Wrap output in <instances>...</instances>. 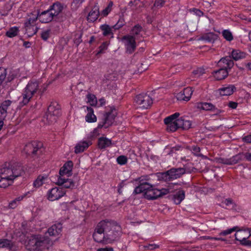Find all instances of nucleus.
Listing matches in <instances>:
<instances>
[{
    "label": "nucleus",
    "instance_id": "f257e3e1",
    "mask_svg": "<svg viewBox=\"0 0 251 251\" xmlns=\"http://www.w3.org/2000/svg\"><path fill=\"white\" fill-rule=\"evenodd\" d=\"M101 221L103 225L107 244L117 241L119 238L122 231L120 225L116 222L112 220H103Z\"/></svg>",
    "mask_w": 251,
    "mask_h": 251
},
{
    "label": "nucleus",
    "instance_id": "f03ea898",
    "mask_svg": "<svg viewBox=\"0 0 251 251\" xmlns=\"http://www.w3.org/2000/svg\"><path fill=\"white\" fill-rule=\"evenodd\" d=\"M49 243V239L39 235L31 236L26 245V248L29 251H41Z\"/></svg>",
    "mask_w": 251,
    "mask_h": 251
},
{
    "label": "nucleus",
    "instance_id": "7ed1b4c3",
    "mask_svg": "<svg viewBox=\"0 0 251 251\" xmlns=\"http://www.w3.org/2000/svg\"><path fill=\"white\" fill-rule=\"evenodd\" d=\"M39 90V83L37 81H29L22 93V100L20 102L23 106L28 103L33 96Z\"/></svg>",
    "mask_w": 251,
    "mask_h": 251
},
{
    "label": "nucleus",
    "instance_id": "20e7f679",
    "mask_svg": "<svg viewBox=\"0 0 251 251\" xmlns=\"http://www.w3.org/2000/svg\"><path fill=\"white\" fill-rule=\"evenodd\" d=\"M24 151L26 154L31 156L32 157H38L42 154L44 151L43 144L40 141H32L25 145Z\"/></svg>",
    "mask_w": 251,
    "mask_h": 251
},
{
    "label": "nucleus",
    "instance_id": "39448f33",
    "mask_svg": "<svg viewBox=\"0 0 251 251\" xmlns=\"http://www.w3.org/2000/svg\"><path fill=\"white\" fill-rule=\"evenodd\" d=\"M186 168H172L165 172L160 173V177L165 181H170L180 178L186 173Z\"/></svg>",
    "mask_w": 251,
    "mask_h": 251
},
{
    "label": "nucleus",
    "instance_id": "423d86ee",
    "mask_svg": "<svg viewBox=\"0 0 251 251\" xmlns=\"http://www.w3.org/2000/svg\"><path fill=\"white\" fill-rule=\"evenodd\" d=\"M61 115V107L56 101H52L48 108L46 114V119L51 124L56 121L57 118Z\"/></svg>",
    "mask_w": 251,
    "mask_h": 251
},
{
    "label": "nucleus",
    "instance_id": "0eeeda50",
    "mask_svg": "<svg viewBox=\"0 0 251 251\" xmlns=\"http://www.w3.org/2000/svg\"><path fill=\"white\" fill-rule=\"evenodd\" d=\"M38 15L37 12L30 13L29 14H28V18H27L25 22V28L29 36L36 34L39 29L38 27L35 26L34 25L36 21L38 19Z\"/></svg>",
    "mask_w": 251,
    "mask_h": 251
},
{
    "label": "nucleus",
    "instance_id": "6e6552de",
    "mask_svg": "<svg viewBox=\"0 0 251 251\" xmlns=\"http://www.w3.org/2000/svg\"><path fill=\"white\" fill-rule=\"evenodd\" d=\"M116 116L117 112L115 107H111L110 111L106 112L103 115V118L102 121L99 123L98 128H101L104 127L105 128H107L111 126L114 122Z\"/></svg>",
    "mask_w": 251,
    "mask_h": 251
},
{
    "label": "nucleus",
    "instance_id": "1a4fd4ad",
    "mask_svg": "<svg viewBox=\"0 0 251 251\" xmlns=\"http://www.w3.org/2000/svg\"><path fill=\"white\" fill-rule=\"evenodd\" d=\"M64 9V4L59 1H56L51 5L49 9L52 12V15L55 18V21L62 22L64 20V17L60 15Z\"/></svg>",
    "mask_w": 251,
    "mask_h": 251
},
{
    "label": "nucleus",
    "instance_id": "9d476101",
    "mask_svg": "<svg viewBox=\"0 0 251 251\" xmlns=\"http://www.w3.org/2000/svg\"><path fill=\"white\" fill-rule=\"evenodd\" d=\"M93 238L94 241L97 243L107 244L101 221L97 224L93 234Z\"/></svg>",
    "mask_w": 251,
    "mask_h": 251
},
{
    "label": "nucleus",
    "instance_id": "9b49d317",
    "mask_svg": "<svg viewBox=\"0 0 251 251\" xmlns=\"http://www.w3.org/2000/svg\"><path fill=\"white\" fill-rule=\"evenodd\" d=\"M170 190L169 189H158L152 187L150 190L145 192V198L149 200H156L168 194Z\"/></svg>",
    "mask_w": 251,
    "mask_h": 251
},
{
    "label": "nucleus",
    "instance_id": "f8f14e48",
    "mask_svg": "<svg viewBox=\"0 0 251 251\" xmlns=\"http://www.w3.org/2000/svg\"><path fill=\"white\" fill-rule=\"evenodd\" d=\"M135 102L140 107L143 109H148L152 104L151 98L146 94H140L137 95L135 98Z\"/></svg>",
    "mask_w": 251,
    "mask_h": 251
},
{
    "label": "nucleus",
    "instance_id": "ddd939ff",
    "mask_svg": "<svg viewBox=\"0 0 251 251\" xmlns=\"http://www.w3.org/2000/svg\"><path fill=\"white\" fill-rule=\"evenodd\" d=\"M122 40L125 41L126 52L131 54L136 49V43L135 38L132 35H125L122 37Z\"/></svg>",
    "mask_w": 251,
    "mask_h": 251
},
{
    "label": "nucleus",
    "instance_id": "4468645a",
    "mask_svg": "<svg viewBox=\"0 0 251 251\" xmlns=\"http://www.w3.org/2000/svg\"><path fill=\"white\" fill-rule=\"evenodd\" d=\"M38 15V20L42 23H49L52 21H55V18L52 15V12L48 9L47 10L40 12L39 10L37 11Z\"/></svg>",
    "mask_w": 251,
    "mask_h": 251
},
{
    "label": "nucleus",
    "instance_id": "2eb2a0df",
    "mask_svg": "<svg viewBox=\"0 0 251 251\" xmlns=\"http://www.w3.org/2000/svg\"><path fill=\"white\" fill-rule=\"evenodd\" d=\"M65 193V191L62 188L54 187L49 191L48 199L51 201L57 200L62 197Z\"/></svg>",
    "mask_w": 251,
    "mask_h": 251
},
{
    "label": "nucleus",
    "instance_id": "dca6fc26",
    "mask_svg": "<svg viewBox=\"0 0 251 251\" xmlns=\"http://www.w3.org/2000/svg\"><path fill=\"white\" fill-rule=\"evenodd\" d=\"M217 66L218 68L230 71L234 66V62L230 56H226L220 59Z\"/></svg>",
    "mask_w": 251,
    "mask_h": 251
},
{
    "label": "nucleus",
    "instance_id": "f3484780",
    "mask_svg": "<svg viewBox=\"0 0 251 251\" xmlns=\"http://www.w3.org/2000/svg\"><path fill=\"white\" fill-rule=\"evenodd\" d=\"M193 87H188L176 94V99L179 100L188 101L193 93Z\"/></svg>",
    "mask_w": 251,
    "mask_h": 251
},
{
    "label": "nucleus",
    "instance_id": "a211bd4d",
    "mask_svg": "<svg viewBox=\"0 0 251 251\" xmlns=\"http://www.w3.org/2000/svg\"><path fill=\"white\" fill-rule=\"evenodd\" d=\"M229 72V71L219 68L218 70L214 71L212 74L216 80H221L227 77Z\"/></svg>",
    "mask_w": 251,
    "mask_h": 251
},
{
    "label": "nucleus",
    "instance_id": "6ab92c4d",
    "mask_svg": "<svg viewBox=\"0 0 251 251\" xmlns=\"http://www.w3.org/2000/svg\"><path fill=\"white\" fill-rule=\"evenodd\" d=\"M58 185H62L65 188H73L75 187V183L71 179L65 178L61 176L58 178L56 182Z\"/></svg>",
    "mask_w": 251,
    "mask_h": 251
},
{
    "label": "nucleus",
    "instance_id": "aec40b11",
    "mask_svg": "<svg viewBox=\"0 0 251 251\" xmlns=\"http://www.w3.org/2000/svg\"><path fill=\"white\" fill-rule=\"evenodd\" d=\"M236 90V87L233 85H228L219 88L218 91L221 96H230Z\"/></svg>",
    "mask_w": 251,
    "mask_h": 251
},
{
    "label": "nucleus",
    "instance_id": "412c9836",
    "mask_svg": "<svg viewBox=\"0 0 251 251\" xmlns=\"http://www.w3.org/2000/svg\"><path fill=\"white\" fill-rule=\"evenodd\" d=\"M62 225L60 223L54 224L48 228L47 233L50 236H56L62 231Z\"/></svg>",
    "mask_w": 251,
    "mask_h": 251
},
{
    "label": "nucleus",
    "instance_id": "4be33fe9",
    "mask_svg": "<svg viewBox=\"0 0 251 251\" xmlns=\"http://www.w3.org/2000/svg\"><path fill=\"white\" fill-rule=\"evenodd\" d=\"M73 166V163L72 161H68L66 162L59 170L60 176L62 177L65 174L70 175Z\"/></svg>",
    "mask_w": 251,
    "mask_h": 251
},
{
    "label": "nucleus",
    "instance_id": "5701e85b",
    "mask_svg": "<svg viewBox=\"0 0 251 251\" xmlns=\"http://www.w3.org/2000/svg\"><path fill=\"white\" fill-rule=\"evenodd\" d=\"M198 107L205 111H211L219 113L220 110L215 107V105L209 102H201L198 104Z\"/></svg>",
    "mask_w": 251,
    "mask_h": 251
},
{
    "label": "nucleus",
    "instance_id": "b1692460",
    "mask_svg": "<svg viewBox=\"0 0 251 251\" xmlns=\"http://www.w3.org/2000/svg\"><path fill=\"white\" fill-rule=\"evenodd\" d=\"M100 15L99 8L97 5H95L87 16V21L89 22H94L97 20Z\"/></svg>",
    "mask_w": 251,
    "mask_h": 251
},
{
    "label": "nucleus",
    "instance_id": "393cba45",
    "mask_svg": "<svg viewBox=\"0 0 251 251\" xmlns=\"http://www.w3.org/2000/svg\"><path fill=\"white\" fill-rule=\"evenodd\" d=\"M11 170H12V177L13 180L20 176H21L24 173V169L22 166L20 165L19 163H15L11 167Z\"/></svg>",
    "mask_w": 251,
    "mask_h": 251
},
{
    "label": "nucleus",
    "instance_id": "a878e982",
    "mask_svg": "<svg viewBox=\"0 0 251 251\" xmlns=\"http://www.w3.org/2000/svg\"><path fill=\"white\" fill-rule=\"evenodd\" d=\"M12 101L6 100L3 101L0 105V119L4 118L7 115L8 107L11 104Z\"/></svg>",
    "mask_w": 251,
    "mask_h": 251
},
{
    "label": "nucleus",
    "instance_id": "bb28decb",
    "mask_svg": "<svg viewBox=\"0 0 251 251\" xmlns=\"http://www.w3.org/2000/svg\"><path fill=\"white\" fill-rule=\"evenodd\" d=\"M177 122L179 128H182L184 130H187L189 129L192 125L191 122L186 119L185 117H181L177 119Z\"/></svg>",
    "mask_w": 251,
    "mask_h": 251
},
{
    "label": "nucleus",
    "instance_id": "cd10ccee",
    "mask_svg": "<svg viewBox=\"0 0 251 251\" xmlns=\"http://www.w3.org/2000/svg\"><path fill=\"white\" fill-rule=\"evenodd\" d=\"M184 198L185 192L182 190H179L173 196V200L176 204H180Z\"/></svg>",
    "mask_w": 251,
    "mask_h": 251
},
{
    "label": "nucleus",
    "instance_id": "c85d7f7f",
    "mask_svg": "<svg viewBox=\"0 0 251 251\" xmlns=\"http://www.w3.org/2000/svg\"><path fill=\"white\" fill-rule=\"evenodd\" d=\"M111 140L106 137H100L98 140V146L100 149H104L111 146Z\"/></svg>",
    "mask_w": 251,
    "mask_h": 251
},
{
    "label": "nucleus",
    "instance_id": "c756f323",
    "mask_svg": "<svg viewBox=\"0 0 251 251\" xmlns=\"http://www.w3.org/2000/svg\"><path fill=\"white\" fill-rule=\"evenodd\" d=\"M90 144V142H87L86 141L79 142L75 148V153H79L83 152L88 148Z\"/></svg>",
    "mask_w": 251,
    "mask_h": 251
},
{
    "label": "nucleus",
    "instance_id": "7c9ffc66",
    "mask_svg": "<svg viewBox=\"0 0 251 251\" xmlns=\"http://www.w3.org/2000/svg\"><path fill=\"white\" fill-rule=\"evenodd\" d=\"M87 114L85 116V120L88 123H94L97 121V117L94 114V110L91 107H87Z\"/></svg>",
    "mask_w": 251,
    "mask_h": 251
},
{
    "label": "nucleus",
    "instance_id": "2f4dec72",
    "mask_svg": "<svg viewBox=\"0 0 251 251\" xmlns=\"http://www.w3.org/2000/svg\"><path fill=\"white\" fill-rule=\"evenodd\" d=\"M12 174L13 173L12 170H11V167L9 168L7 167H3L0 169V176L7 177L13 180Z\"/></svg>",
    "mask_w": 251,
    "mask_h": 251
},
{
    "label": "nucleus",
    "instance_id": "473e14b6",
    "mask_svg": "<svg viewBox=\"0 0 251 251\" xmlns=\"http://www.w3.org/2000/svg\"><path fill=\"white\" fill-rule=\"evenodd\" d=\"M100 29L102 31V34L104 36H111V37H113L112 27L109 25L106 24L102 25H100Z\"/></svg>",
    "mask_w": 251,
    "mask_h": 251
},
{
    "label": "nucleus",
    "instance_id": "72a5a7b5",
    "mask_svg": "<svg viewBox=\"0 0 251 251\" xmlns=\"http://www.w3.org/2000/svg\"><path fill=\"white\" fill-rule=\"evenodd\" d=\"M48 178V176L47 175L42 176L39 175L37 177V178L34 180L33 182V186L35 188H39L41 186L43 183L44 181L46 180Z\"/></svg>",
    "mask_w": 251,
    "mask_h": 251
},
{
    "label": "nucleus",
    "instance_id": "f704fd0d",
    "mask_svg": "<svg viewBox=\"0 0 251 251\" xmlns=\"http://www.w3.org/2000/svg\"><path fill=\"white\" fill-rule=\"evenodd\" d=\"M216 34L213 32H209L202 35L201 36V39L202 40H204L208 42H214V41L216 39Z\"/></svg>",
    "mask_w": 251,
    "mask_h": 251
},
{
    "label": "nucleus",
    "instance_id": "c9c22d12",
    "mask_svg": "<svg viewBox=\"0 0 251 251\" xmlns=\"http://www.w3.org/2000/svg\"><path fill=\"white\" fill-rule=\"evenodd\" d=\"M244 153H239L230 158V165L235 164L243 160Z\"/></svg>",
    "mask_w": 251,
    "mask_h": 251
},
{
    "label": "nucleus",
    "instance_id": "e433bc0d",
    "mask_svg": "<svg viewBox=\"0 0 251 251\" xmlns=\"http://www.w3.org/2000/svg\"><path fill=\"white\" fill-rule=\"evenodd\" d=\"M246 53L239 50H233L231 52L232 58L235 60H238L246 57Z\"/></svg>",
    "mask_w": 251,
    "mask_h": 251
},
{
    "label": "nucleus",
    "instance_id": "4c0bfd02",
    "mask_svg": "<svg viewBox=\"0 0 251 251\" xmlns=\"http://www.w3.org/2000/svg\"><path fill=\"white\" fill-rule=\"evenodd\" d=\"M13 247V242L7 239H0V248H6L9 250H12Z\"/></svg>",
    "mask_w": 251,
    "mask_h": 251
},
{
    "label": "nucleus",
    "instance_id": "58836bf2",
    "mask_svg": "<svg viewBox=\"0 0 251 251\" xmlns=\"http://www.w3.org/2000/svg\"><path fill=\"white\" fill-rule=\"evenodd\" d=\"M179 116V113L178 112H176L173 115H171L164 120V122L165 124L167 126L170 124L173 123V122L175 121L176 120H177V118Z\"/></svg>",
    "mask_w": 251,
    "mask_h": 251
},
{
    "label": "nucleus",
    "instance_id": "ea45409f",
    "mask_svg": "<svg viewBox=\"0 0 251 251\" xmlns=\"http://www.w3.org/2000/svg\"><path fill=\"white\" fill-rule=\"evenodd\" d=\"M13 180L7 177L0 176V187L6 188L8 186L11 184Z\"/></svg>",
    "mask_w": 251,
    "mask_h": 251
},
{
    "label": "nucleus",
    "instance_id": "a19ab883",
    "mask_svg": "<svg viewBox=\"0 0 251 251\" xmlns=\"http://www.w3.org/2000/svg\"><path fill=\"white\" fill-rule=\"evenodd\" d=\"M178 128H179V127L177 122V119L176 120V121L173 122V123L169 124L166 127V130L170 132L176 131Z\"/></svg>",
    "mask_w": 251,
    "mask_h": 251
},
{
    "label": "nucleus",
    "instance_id": "79ce46f5",
    "mask_svg": "<svg viewBox=\"0 0 251 251\" xmlns=\"http://www.w3.org/2000/svg\"><path fill=\"white\" fill-rule=\"evenodd\" d=\"M125 24V19L123 15L120 16L116 24L112 26L115 30H117L123 27Z\"/></svg>",
    "mask_w": 251,
    "mask_h": 251
},
{
    "label": "nucleus",
    "instance_id": "37998d69",
    "mask_svg": "<svg viewBox=\"0 0 251 251\" xmlns=\"http://www.w3.org/2000/svg\"><path fill=\"white\" fill-rule=\"evenodd\" d=\"M18 31H19V29H18V27H12V28H10L9 29V30H8L6 32V35L8 37L12 38V37L16 36L17 35Z\"/></svg>",
    "mask_w": 251,
    "mask_h": 251
},
{
    "label": "nucleus",
    "instance_id": "c03bdc74",
    "mask_svg": "<svg viewBox=\"0 0 251 251\" xmlns=\"http://www.w3.org/2000/svg\"><path fill=\"white\" fill-rule=\"evenodd\" d=\"M142 27L139 24L135 25L131 30V33L132 34V36H137L139 35L140 33L142 30Z\"/></svg>",
    "mask_w": 251,
    "mask_h": 251
},
{
    "label": "nucleus",
    "instance_id": "a18cd8bd",
    "mask_svg": "<svg viewBox=\"0 0 251 251\" xmlns=\"http://www.w3.org/2000/svg\"><path fill=\"white\" fill-rule=\"evenodd\" d=\"M88 102L90 103L91 106H96L97 103V98L94 95L88 94L87 95Z\"/></svg>",
    "mask_w": 251,
    "mask_h": 251
},
{
    "label": "nucleus",
    "instance_id": "49530a36",
    "mask_svg": "<svg viewBox=\"0 0 251 251\" xmlns=\"http://www.w3.org/2000/svg\"><path fill=\"white\" fill-rule=\"evenodd\" d=\"M222 35L224 38L228 41H231L233 39L231 32L228 30H224L222 32Z\"/></svg>",
    "mask_w": 251,
    "mask_h": 251
},
{
    "label": "nucleus",
    "instance_id": "de8ad7c7",
    "mask_svg": "<svg viewBox=\"0 0 251 251\" xmlns=\"http://www.w3.org/2000/svg\"><path fill=\"white\" fill-rule=\"evenodd\" d=\"M141 186H142V190L144 193V197H145V192L147 191L150 190L154 186L150 184L148 182H142L140 183Z\"/></svg>",
    "mask_w": 251,
    "mask_h": 251
},
{
    "label": "nucleus",
    "instance_id": "09e8293b",
    "mask_svg": "<svg viewBox=\"0 0 251 251\" xmlns=\"http://www.w3.org/2000/svg\"><path fill=\"white\" fill-rule=\"evenodd\" d=\"M222 203L225 204L226 206L231 205V208L235 209L236 204L231 198H228L222 201Z\"/></svg>",
    "mask_w": 251,
    "mask_h": 251
},
{
    "label": "nucleus",
    "instance_id": "8fccbe9b",
    "mask_svg": "<svg viewBox=\"0 0 251 251\" xmlns=\"http://www.w3.org/2000/svg\"><path fill=\"white\" fill-rule=\"evenodd\" d=\"M117 162L121 165H125L127 162V158L125 155H120L117 158Z\"/></svg>",
    "mask_w": 251,
    "mask_h": 251
},
{
    "label": "nucleus",
    "instance_id": "3c124183",
    "mask_svg": "<svg viewBox=\"0 0 251 251\" xmlns=\"http://www.w3.org/2000/svg\"><path fill=\"white\" fill-rule=\"evenodd\" d=\"M205 73L204 69L203 68H198L193 71V74L196 77H199Z\"/></svg>",
    "mask_w": 251,
    "mask_h": 251
},
{
    "label": "nucleus",
    "instance_id": "603ef678",
    "mask_svg": "<svg viewBox=\"0 0 251 251\" xmlns=\"http://www.w3.org/2000/svg\"><path fill=\"white\" fill-rule=\"evenodd\" d=\"M6 70L4 68L0 67V85L6 78Z\"/></svg>",
    "mask_w": 251,
    "mask_h": 251
},
{
    "label": "nucleus",
    "instance_id": "864d4df0",
    "mask_svg": "<svg viewBox=\"0 0 251 251\" xmlns=\"http://www.w3.org/2000/svg\"><path fill=\"white\" fill-rule=\"evenodd\" d=\"M238 235V234L237 233L235 234V240L239 241L241 245L248 246V245H249V240H247L246 237H243L242 239L238 238L237 237Z\"/></svg>",
    "mask_w": 251,
    "mask_h": 251
},
{
    "label": "nucleus",
    "instance_id": "5fc2aeb1",
    "mask_svg": "<svg viewBox=\"0 0 251 251\" xmlns=\"http://www.w3.org/2000/svg\"><path fill=\"white\" fill-rule=\"evenodd\" d=\"M82 33H80L79 34H76L75 35V39H74V43L78 46L82 42Z\"/></svg>",
    "mask_w": 251,
    "mask_h": 251
},
{
    "label": "nucleus",
    "instance_id": "6e6d98bb",
    "mask_svg": "<svg viewBox=\"0 0 251 251\" xmlns=\"http://www.w3.org/2000/svg\"><path fill=\"white\" fill-rule=\"evenodd\" d=\"M50 29L43 31L41 34V38L44 41H47L50 37Z\"/></svg>",
    "mask_w": 251,
    "mask_h": 251
},
{
    "label": "nucleus",
    "instance_id": "4d7b16f0",
    "mask_svg": "<svg viewBox=\"0 0 251 251\" xmlns=\"http://www.w3.org/2000/svg\"><path fill=\"white\" fill-rule=\"evenodd\" d=\"M108 43L107 42H104L102 43V44L99 48V51H98L97 54H99L100 53H102L103 51L106 50L107 49Z\"/></svg>",
    "mask_w": 251,
    "mask_h": 251
},
{
    "label": "nucleus",
    "instance_id": "13d9d810",
    "mask_svg": "<svg viewBox=\"0 0 251 251\" xmlns=\"http://www.w3.org/2000/svg\"><path fill=\"white\" fill-rule=\"evenodd\" d=\"M238 228V226H234L231 228L228 229L227 230H225L221 232L220 234L221 235H224V236L227 235L228 234H230L232 232L236 231Z\"/></svg>",
    "mask_w": 251,
    "mask_h": 251
},
{
    "label": "nucleus",
    "instance_id": "bf43d9fd",
    "mask_svg": "<svg viewBox=\"0 0 251 251\" xmlns=\"http://www.w3.org/2000/svg\"><path fill=\"white\" fill-rule=\"evenodd\" d=\"M192 151L193 153L196 156H201L202 155L200 153L201 149L200 148L197 146H193L192 147Z\"/></svg>",
    "mask_w": 251,
    "mask_h": 251
},
{
    "label": "nucleus",
    "instance_id": "052dcab7",
    "mask_svg": "<svg viewBox=\"0 0 251 251\" xmlns=\"http://www.w3.org/2000/svg\"><path fill=\"white\" fill-rule=\"evenodd\" d=\"M218 162L219 163L230 165V158H219L218 159Z\"/></svg>",
    "mask_w": 251,
    "mask_h": 251
},
{
    "label": "nucleus",
    "instance_id": "680f3d73",
    "mask_svg": "<svg viewBox=\"0 0 251 251\" xmlns=\"http://www.w3.org/2000/svg\"><path fill=\"white\" fill-rule=\"evenodd\" d=\"M16 77V74L14 72H10L7 77V81L10 82Z\"/></svg>",
    "mask_w": 251,
    "mask_h": 251
},
{
    "label": "nucleus",
    "instance_id": "e2e57ef3",
    "mask_svg": "<svg viewBox=\"0 0 251 251\" xmlns=\"http://www.w3.org/2000/svg\"><path fill=\"white\" fill-rule=\"evenodd\" d=\"M142 193H144L143 191L142 188V186H141V184H140L139 186H137L133 192V193L135 194H138Z\"/></svg>",
    "mask_w": 251,
    "mask_h": 251
},
{
    "label": "nucleus",
    "instance_id": "0e129e2a",
    "mask_svg": "<svg viewBox=\"0 0 251 251\" xmlns=\"http://www.w3.org/2000/svg\"><path fill=\"white\" fill-rule=\"evenodd\" d=\"M192 11L199 17H201L203 15V12L199 9L193 8Z\"/></svg>",
    "mask_w": 251,
    "mask_h": 251
},
{
    "label": "nucleus",
    "instance_id": "69168bd1",
    "mask_svg": "<svg viewBox=\"0 0 251 251\" xmlns=\"http://www.w3.org/2000/svg\"><path fill=\"white\" fill-rule=\"evenodd\" d=\"M17 206V202L15 200L11 201L9 203V207L10 208L14 209Z\"/></svg>",
    "mask_w": 251,
    "mask_h": 251
},
{
    "label": "nucleus",
    "instance_id": "338daca9",
    "mask_svg": "<svg viewBox=\"0 0 251 251\" xmlns=\"http://www.w3.org/2000/svg\"><path fill=\"white\" fill-rule=\"evenodd\" d=\"M113 248L112 247H105L99 248L97 251H113Z\"/></svg>",
    "mask_w": 251,
    "mask_h": 251
},
{
    "label": "nucleus",
    "instance_id": "774afa93",
    "mask_svg": "<svg viewBox=\"0 0 251 251\" xmlns=\"http://www.w3.org/2000/svg\"><path fill=\"white\" fill-rule=\"evenodd\" d=\"M244 142L247 143H251V135H247L243 138Z\"/></svg>",
    "mask_w": 251,
    "mask_h": 251
}]
</instances>
